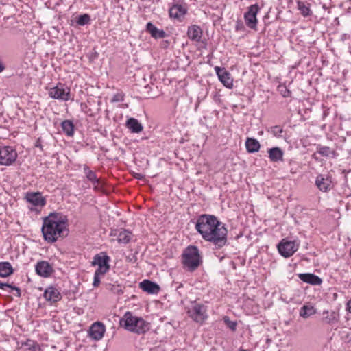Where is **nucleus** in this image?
I'll return each instance as SVG.
<instances>
[{
	"instance_id": "40",
	"label": "nucleus",
	"mask_w": 351,
	"mask_h": 351,
	"mask_svg": "<svg viewBox=\"0 0 351 351\" xmlns=\"http://www.w3.org/2000/svg\"><path fill=\"white\" fill-rule=\"evenodd\" d=\"M224 321H225L226 322H227V323H228V325L229 328H230L232 330H235V329H236V326H237V324H236V323H235V322H231V321H229V320H228V318L227 317H226L224 318Z\"/></svg>"
},
{
	"instance_id": "35",
	"label": "nucleus",
	"mask_w": 351,
	"mask_h": 351,
	"mask_svg": "<svg viewBox=\"0 0 351 351\" xmlns=\"http://www.w3.org/2000/svg\"><path fill=\"white\" fill-rule=\"evenodd\" d=\"M341 338L344 343L348 346H351V333L343 331L341 332Z\"/></svg>"
},
{
	"instance_id": "19",
	"label": "nucleus",
	"mask_w": 351,
	"mask_h": 351,
	"mask_svg": "<svg viewBox=\"0 0 351 351\" xmlns=\"http://www.w3.org/2000/svg\"><path fill=\"white\" fill-rule=\"evenodd\" d=\"M146 31L155 39L164 38L167 36L164 30L158 29L151 22L147 23Z\"/></svg>"
},
{
	"instance_id": "27",
	"label": "nucleus",
	"mask_w": 351,
	"mask_h": 351,
	"mask_svg": "<svg viewBox=\"0 0 351 351\" xmlns=\"http://www.w3.org/2000/svg\"><path fill=\"white\" fill-rule=\"evenodd\" d=\"M61 128L63 132L67 136H73L74 135V125L73 123L70 120H64L61 123Z\"/></svg>"
},
{
	"instance_id": "10",
	"label": "nucleus",
	"mask_w": 351,
	"mask_h": 351,
	"mask_svg": "<svg viewBox=\"0 0 351 351\" xmlns=\"http://www.w3.org/2000/svg\"><path fill=\"white\" fill-rule=\"evenodd\" d=\"M260 8L257 4H254L247 8V11L244 14V19L246 25L251 29H255L258 23L257 14Z\"/></svg>"
},
{
	"instance_id": "12",
	"label": "nucleus",
	"mask_w": 351,
	"mask_h": 351,
	"mask_svg": "<svg viewBox=\"0 0 351 351\" xmlns=\"http://www.w3.org/2000/svg\"><path fill=\"white\" fill-rule=\"evenodd\" d=\"M36 274L43 278L49 277L54 271L53 266L46 261H38L36 266Z\"/></svg>"
},
{
	"instance_id": "8",
	"label": "nucleus",
	"mask_w": 351,
	"mask_h": 351,
	"mask_svg": "<svg viewBox=\"0 0 351 351\" xmlns=\"http://www.w3.org/2000/svg\"><path fill=\"white\" fill-rule=\"evenodd\" d=\"M299 244L295 241H288L283 239L278 245L279 253L284 257L291 256L298 250Z\"/></svg>"
},
{
	"instance_id": "16",
	"label": "nucleus",
	"mask_w": 351,
	"mask_h": 351,
	"mask_svg": "<svg viewBox=\"0 0 351 351\" xmlns=\"http://www.w3.org/2000/svg\"><path fill=\"white\" fill-rule=\"evenodd\" d=\"M43 296L46 300L51 302H58L62 298V295L58 289L52 286L45 289Z\"/></svg>"
},
{
	"instance_id": "25",
	"label": "nucleus",
	"mask_w": 351,
	"mask_h": 351,
	"mask_svg": "<svg viewBox=\"0 0 351 351\" xmlns=\"http://www.w3.org/2000/svg\"><path fill=\"white\" fill-rule=\"evenodd\" d=\"M245 147L247 152H257L261 147L259 142L253 138H247L245 141Z\"/></svg>"
},
{
	"instance_id": "11",
	"label": "nucleus",
	"mask_w": 351,
	"mask_h": 351,
	"mask_svg": "<svg viewBox=\"0 0 351 351\" xmlns=\"http://www.w3.org/2000/svg\"><path fill=\"white\" fill-rule=\"evenodd\" d=\"M315 185L322 192L330 191L333 186L331 176L328 173L319 174L315 179Z\"/></svg>"
},
{
	"instance_id": "15",
	"label": "nucleus",
	"mask_w": 351,
	"mask_h": 351,
	"mask_svg": "<svg viewBox=\"0 0 351 351\" xmlns=\"http://www.w3.org/2000/svg\"><path fill=\"white\" fill-rule=\"evenodd\" d=\"M106 331L105 326L99 322H95L90 328L89 335L94 340L98 341L102 339Z\"/></svg>"
},
{
	"instance_id": "43",
	"label": "nucleus",
	"mask_w": 351,
	"mask_h": 351,
	"mask_svg": "<svg viewBox=\"0 0 351 351\" xmlns=\"http://www.w3.org/2000/svg\"><path fill=\"white\" fill-rule=\"evenodd\" d=\"M316 154H317L316 153H314V154H313V158H315V160H317V156H316Z\"/></svg>"
},
{
	"instance_id": "20",
	"label": "nucleus",
	"mask_w": 351,
	"mask_h": 351,
	"mask_svg": "<svg viewBox=\"0 0 351 351\" xmlns=\"http://www.w3.org/2000/svg\"><path fill=\"white\" fill-rule=\"evenodd\" d=\"M140 287L143 291L151 294L158 293L160 291V287L149 280H144L141 282Z\"/></svg>"
},
{
	"instance_id": "39",
	"label": "nucleus",
	"mask_w": 351,
	"mask_h": 351,
	"mask_svg": "<svg viewBox=\"0 0 351 351\" xmlns=\"http://www.w3.org/2000/svg\"><path fill=\"white\" fill-rule=\"evenodd\" d=\"M282 129L279 126H274L271 128V132L275 136H281V134L282 133Z\"/></svg>"
},
{
	"instance_id": "31",
	"label": "nucleus",
	"mask_w": 351,
	"mask_h": 351,
	"mask_svg": "<svg viewBox=\"0 0 351 351\" xmlns=\"http://www.w3.org/2000/svg\"><path fill=\"white\" fill-rule=\"evenodd\" d=\"M316 310L311 306H303L300 311V315L303 318H308L315 314Z\"/></svg>"
},
{
	"instance_id": "34",
	"label": "nucleus",
	"mask_w": 351,
	"mask_h": 351,
	"mask_svg": "<svg viewBox=\"0 0 351 351\" xmlns=\"http://www.w3.org/2000/svg\"><path fill=\"white\" fill-rule=\"evenodd\" d=\"M0 289L4 291H8V289L15 290L17 291L18 295H20V289L14 285L0 282Z\"/></svg>"
},
{
	"instance_id": "14",
	"label": "nucleus",
	"mask_w": 351,
	"mask_h": 351,
	"mask_svg": "<svg viewBox=\"0 0 351 351\" xmlns=\"http://www.w3.org/2000/svg\"><path fill=\"white\" fill-rule=\"evenodd\" d=\"M215 73L219 81L227 88H232L233 86V80L231 77L230 73L228 72L225 68H220L216 66L214 68Z\"/></svg>"
},
{
	"instance_id": "6",
	"label": "nucleus",
	"mask_w": 351,
	"mask_h": 351,
	"mask_svg": "<svg viewBox=\"0 0 351 351\" xmlns=\"http://www.w3.org/2000/svg\"><path fill=\"white\" fill-rule=\"evenodd\" d=\"M49 96L54 99L67 101L71 99V89L65 84L58 83L47 88Z\"/></svg>"
},
{
	"instance_id": "21",
	"label": "nucleus",
	"mask_w": 351,
	"mask_h": 351,
	"mask_svg": "<svg viewBox=\"0 0 351 351\" xmlns=\"http://www.w3.org/2000/svg\"><path fill=\"white\" fill-rule=\"evenodd\" d=\"M187 35L190 40L199 42L202 36V30L199 26L194 25L189 27Z\"/></svg>"
},
{
	"instance_id": "22",
	"label": "nucleus",
	"mask_w": 351,
	"mask_h": 351,
	"mask_svg": "<svg viewBox=\"0 0 351 351\" xmlns=\"http://www.w3.org/2000/svg\"><path fill=\"white\" fill-rule=\"evenodd\" d=\"M339 316L338 315L333 311H328L325 310L322 313V321L324 324H337L339 322Z\"/></svg>"
},
{
	"instance_id": "30",
	"label": "nucleus",
	"mask_w": 351,
	"mask_h": 351,
	"mask_svg": "<svg viewBox=\"0 0 351 351\" xmlns=\"http://www.w3.org/2000/svg\"><path fill=\"white\" fill-rule=\"evenodd\" d=\"M84 171L87 179L90 182H91L94 185L99 184V178L97 177L96 173L94 171H91L88 167L84 166Z\"/></svg>"
},
{
	"instance_id": "28",
	"label": "nucleus",
	"mask_w": 351,
	"mask_h": 351,
	"mask_svg": "<svg viewBox=\"0 0 351 351\" xmlns=\"http://www.w3.org/2000/svg\"><path fill=\"white\" fill-rule=\"evenodd\" d=\"M317 153L324 157L335 158L336 156L335 150H332L329 147L322 146L321 145H317Z\"/></svg>"
},
{
	"instance_id": "23",
	"label": "nucleus",
	"mask_w": 351,
	"mask_h": 351,
	"mask_svg": "<svg viewBox=\"0 0 351 351\" xmlns=\"http://www.w3.org/2000/svg\"><path fill=\"white\" fill-rule=\"evenodd\" d=\"M271 162H278L283 160V151L278 147H272L267 151Z\"/></svg>"
},
{
	"instance_id": "26",
	"label": "nucleus",
	"mask_w": 351,
	"mask_h": 351,
	"mask_svg": "<svg viewBox=\"0 0 351 351\" xmlns=\"http://www.w3.org/2000/svg\"><path fill=\"white\" fill-rule=\"evenodd\" d=\"M117 236V241L119 243L126 244L130 242L132 239V234L130 231L128 230H121L119 231Z\"/></svg>"
},
{
	"instance_id": "1",
	"label": "nucleus",
	"mask_w": 351,
	"mask_h": 351,
	"mask_svg": "<svg viewBox=\"0 0 351 351\" xmlns=\"http://www.w3.org/2000/svg\"><path fill=\"white\" fill-rule=\"evenodd\" d=\"M195 230L202 239L220 249L228 243V230L226 225L213 215L203 214L198 217Z\"/></svg>"
},
{
	"instance_id": "38",
	"label": "nucleus",
	"mask_w": 351,
	"mask_h": 351,
	"mask_svg": "<svg viewBox=\"0 0 351 351\" xmlns=\"http://www.w3.org/2000/svg\"><path fill=\"white\" fill-rule=\"evenodd\" d=\"M278 90L280 92L282 97H288L291 96V91L289 89H287L285 86H279Z\"/></svg>"
},
{
	"instance_id": "3",
	"label": "nucleus",
	"mask_w": 351,
	"mask_h": 351,
	"mask_svg": "<svg viewBox=\"0 0 351 351\" xmlns=\"http://www.w3.org/2000/svg\"><path fill=\"white\" fill-rule=\"evenodd\" d=\"M120 326L126 330L136 333L144 334L149 329V324L141 317L134 315L132 312L127 311L120 319Z\"/></svg>"
},
{
	"instance_id": "18",
	"label": "nucleus",
	"mask_w": 351,
	"mask_h": 351,
	"mask_svg": "<svg viewBox=\"0 0 351 351\" xmlns=\"http://www.w3.org/2000/svg\"><path fill=\"white\" fill-rule=\"evenodd\" d=\"M298 277L304 282L310 284L311 285H320L322 282V280L319 276L313 274H300Z\"/></svg>"
},
{
	"instance_id": "29",
	"label": "nucleus",
	"mask_w": 351,
	"mask_h": 351,
	"mask_svg": "<svg viewBox=\"0 0 351 351\" xmlns=\"http://www.w3.org/2000/svg\"><path fill=\"white\" fill-rule=\"evenodd\" d=\"M14 271V269L9 262L0 263V276L8 277L10 276Z\"/></svg>"
},
{
	"instance_id": "5",
	"label": "nucleus",
	"mask_w": 351,
	"mask_h": 351,
	"mask_svg": "<svg viewBox=\"0 0 351 351\" xmlns=\"http://www.w3.org/2000/svg\"><path fill=\"white\" fill-rule=\"evenodd\" d=\"M187 314L196 323L203 324L208 318L207 307L202 304L193 302L188 308Z\"/></svg>"
},
{
	"instance_id": "36",
	"label": "nucleus",
	"mask_w": 351,
	"mask_h": 351,
	"mask_svg": "<svg viewBox=\"0 0 351 351\" xmlns=\"http://www.w3.org/2000/svg\"><path fill=\"white\" fill-rule=\"evenodd\" d=\"M105 275V274H103V273H99L97 271H95V274H94V278H93V287H97L100 284V276H104Z\"/></svg>"
},
{
	"instance_id": "9",
	"label": "nucleus",
	"mask_w": 351,
	"mask_h": 351,
	"mask_svg": "<svg viewBox=\"0 0 351 351\" xmlns=\"http://www.w3.org/2000/svg\"><path fill=\"white\" fill-rule=\"evenodd\" d=\"M110 258L106 253H100L93 257L92 265L98 266L96 271L106 274L110 270Z\"/></svg>"
},
{
	"instance_id": "41",
	"label": "nucleus",
	"mask_w": 351,
	"mask_h": 351,
	"mask_svg": "<svg viewBox=\"0 0 351 351\" xmlns=\"http://www.w3.org/2000/svg\"><path fill=\"white\" fill-rule=\"evenodd\" d=\"M346 308L351 313V299L348 302Z\"/></svg>"
},
{
	"instance_id": "2",
	"label": "nucleus",
	"mask_w": 351,
	"mask_h": 351,
	"mask_svg": "<svg viewBox=\"0 0 351 351\" xmlns=\"http://www.w3.org/2000/svg\"><path fill=\"white\" fill-rule=\"evenodd\" d=\"M68 219L66 216L60 213H51L43 218L41 228L45 241L55 243L67 232Z\"/></svg>"
},
{
	"instance_id": "24",
	"label": "nucleus",
	"mask_w": 351,
	"mask_h": 351,
	"mask_svg": "<svg viewBox=\"0 0 351 351\" xmlns=\"http://www.w3.org/2000/svg\"><path fill=\"white\" fill-rule=\"evenodd\" d=\"M126 126L133 133H139L143 129L141 123H140L138 121L134 118L128 119L126 122Z\"/></svg>"
},
{
	"instance_id": "17",
	"label": "nucleus",
	"mask_w": 351,
	"mask_h": 351,
	"mask_svg": "<svg viewBox=\"0 0 351 351\" xmlns=\"http://www.w3.org/2000/svg\"><path fill=\"white\" fill-rule=\"evenodd\" d=\"M187 10L185 7L180 4H175L169 8V16L180 21L186 14Z\"/></svg>"
},
{
	"instance_id": "13",
	"label": "nucleus",
	"mask_w": 351,
	"mask_h": 351,
	"mask_svg": "<svg viewBox=\"0 0 351 351\" xmlns=\"http://www.w3.org/2000/svg\"><path fill=\"white\" fill-rule=\"evenodd\" d=\"M25 199L34 206L42 208L46 204V199L40 192H28Z\"/></svg>"
},
{
	"instance_id": "42",
	"label": "nucleus",
	"mask_w": 351,
	"mask_h": 351,
	"mask_svg": "<svg viewBox=\"0 0 351 351\" xmlns=\"http://www.w3.org/2000/svg\"><path fill=\"white\" fill-rule=\"evenodd\" d=\"M36 146L42 149V145L38 143H36Z\"/></svg>"
},
{
	"instance_id": "33",
	"label": "nucleus",
	"mask_w": 351,
	"mask_h": 351,
	"mask_svg": "<svg viewBox=\"0 0 351 351\" xmlns=\"http://www.w3.org/2000/svg\"><path fill=\"white\" fill-rule=\"evenodd\" d=\"M90 21V17L88 14H82V15H80L77 20V25H85L86 24H88Z\"/></svg>"
},
{
	"instance_id": "7",
	"label": "nucleus",
	"mask_w": 351,
	"mask_h": 351,
	"mask_svg": "<svg viewBox=\"0 0 351 351\" xmlns=\"http://www.w3.org/2000/svg\"><path fill=\"white\" fill-rule=\"evenodd\" d=\"M17 158L16 150L11 146L0 147V165H11Z\"/></svg>"
},
{
	"instance_id": "32",
	"label": "nucleus",
	"mask_w": 351,
	"mask_h": 351,
	"mask_svg": "<svg viewBox=\"0 0 351 351\" xmlns=\"http://www.w3.org/2000/svg\"><path fill=\"white\" fill-rule=\"evenodd\" d=\"M297 4L298 8L303 16L306 17L311 15L312 12L308 5L301 1H298Z\"/></svg>"
},
{
	"instance_id": "37",
	"label": "nucleus",
	"mask_w": 351,
	"mask_h": 351,
	"mask_svg": "<svg viewBox=\"0 0 351 351\" xmlns=\"http://www.w3.org/2000/svg\"><path fill=\"white\" fill-rule=\"evenodd\" d=\"M124 100V94L122 92L114 94L112 98V102H120Z\"/></svg>"
},
{
	"instance_id": "4",
	"label": "nucleus",
	"mask_w": 351,
	"mask_h": 351,
	"mask_svg": "<svg viewBox=\"0 0 351 351\" xmlns=\"http://www.w3.org/2000/svg\"><path fill=\"white\" fill-rule=\"evenodd\" d=\"M202 258L197 247L188 246L182 254V264L185 269L189 271H195L200 265Z\"/></svg>"
}]
</instances>
